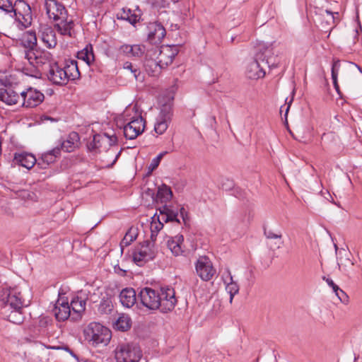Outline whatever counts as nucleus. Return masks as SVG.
<instances>
[{
    "mask_svg": "<svg viewBox=\"0 0 362 362\" xmlns=\"http://www.w3.org/2000/svg\"><path fill=\"white\" fill-rule=\"evenodd\" d=\"M79 77L80 72L76 60L66 61L63 65L57 63L49 65L47 78L54 85L63 86Z\"/></svg>",
    "mask_w": 362,
    "mask_h": 362,
    "instance_id": "obj_1",
    "label": "nucleus"
},
{
    "mask_svg": "<svg viewBox=\"0 0 362 362\" xmlns=\"http://www.w3.org/2000/svg\"><path fill=\"white\" fill-rule=\"evenodd\" d=\"M0 9L5 12L13 11L16 21L23 28H26L31 25V8L25 1H17L13 6L10 0H0Z\"/></svg>",
    "mask_w": 362,
    "mask_h": 362,
    "instance_id": "obj_2",
    "label": "nucleus"
},
{
    "mask_svg": "<svg viewBox=\"0 0 362 362\" xmlns=\"http://www.w3.org/2000/svg\"><path fill=\"white\" fill-rule=\"evenodd\" d=\"M122 116L127 122L124 127V135L128 139H134L142 134L145 128V121L136 110V106L128 107Z\"/></svg>",
    "mask_w": 362,
    "mask_h": 362,
    "instance_id": "obj_3",
    "label": "nucleus"
},
{
    "mask_svg": "<svg viewBox=\"0 0 362 362\" xmlns=\"http://www.w3.org/2000/svg\"><path fill=\"white\" fill-rule=\"evenodd\" d=\"M86 340L97 346L107 344L111 339V332L106 327L98 322H90L83 331Z\"/></svg>",
    "mask_w": 362,
    "mask_h": 362,
    "instance_id": "obj_4",
    "label": "nucleus"
},
{
    "mask_svg": "<svg viewBox=\"0 0 362 362\" xmlns=\"http://www.w3.org/2000/svg\"><path fill=\"white\" fill-rule=\"evenodd\" d=\"M25 299L18 286L3 288L0 291V306L2 309L23 308Z\"/></svg>",
    "mask_w": 362,
    "mask_h": 362,
    "instance_id": "obj_5",
    "label": "nucleus"
},
{
    "mask_svg": "<svg viewBox=\"0 0 362 362\" xmlns=\"http://www.w3.org/2000/svg\"><path fill=\"white\" fill-rule=\"evenodd\" d=\"M115 356L117 362H139L141 351L136 344L122 343L115 349Z\"/></svg>",
    "mask_w": 362,
    "mask_h": 362,
    "instance_id": "obj_6",
    "label": "nucleus"
},
{
    "mask_svg": "<svg viewBox=\"0 0 362 362\" xmlns=\"http://www.w3.org/2000/svg\"><path fill=\"white\" fill-rule=\"evenodd\" d=\"M268 66V61L265 59L264 54L259 52L255 57L247 65L246 75L250 79H258L265 76V66Z\"/></svg>",
    "mask_w": 362,
    "mask_h": 362,
    "instance_id": "obj_7",
    "label": "nucleus"
},
{
    "mask_svg": "<svg viewBox=\"0 0 362 362\" xmlns=\"http://www.w3.org/2000/svg\"><path fill=\"white\" fill-rule=\"evenodd\" d=\"M172 117V104L170 103L164 104L156 119L154 124V131L156 133L159 135L164 134L171 123Z\"/></svg>",
    "mask_w": 362,
    "mask_h": 362,
    "instance_id": "obj_8",
    "label": "nucleus"
},
{
    "mask_svg": "<svg viewBox=\"0 0 362 362\" xmlns=\"http://www.w3.org/2000/svg\"><path fill=\"white\" fill-rule=\"evenodd\" d=\"M155 255L156 252L153 249V245L148 242L137 245L132 252L133 261L139 266L153 259Z\"/></svg>",
    "mask_w": 362,
    "mask_h": 362,
    "instance_id": "obj_9",
    "label": "nucleus"
},
{
    "mask_svg": "<svg viewBox=\"0 0 362 362\" xmlns=\"http://www.w3.org/2000/svg\"><path fill=\"white\" fill-rule=\"evenodd\" d=\"M21 105L27 108L37 107L45 99L44 94L36 88L29 87L21 92Z\"/></svg>",
    "mask_w": 362,
    "mask_h": 362,
    "instance_id": "obj_10",
    "label": "nucleus"
},
{
    "mask_svg": "<svg viewBox=\"0 0 362 362\" xmlns=\"http://www.w3.org/2000/svg\"><path fill=\"white\" fill-rule=\"evenodd\" d=\"M195 270L202 281H210L216 274V269L210 259L206 256H201L196 261Z\"/></svg>",
    "mask_w": 362,
    "mask_h": 362,
    "instance_id": "obj_11",
    "label": "nucleus"
},
{
    "mask_svg": "<svg viewBox=\"0 0 362 362\" xmlns=\"http://www.w3.org/2000/svg\"><path fill=\"white\" fill-rule=\"evenodd\" d=\"M158 298V303L160 304L158 309L162 313H168L172 311L177 304L175 292L172 288H161L159 290Z\"/></svg>",
    "mask_w": 362,
    "mask_h": 362,
    "instance_id": "obj_12",
    "label": "nucleus"
},
{
    "mask_svg": "<svg viewBox=\"0 0 362 362\" xmlns=\"http://www.w3.org/2000/svg\"><path fill=\"white\" fill-rule=\"evenodd\" d=\"M159 290H155L148 287L142 288L139 297L144 306L149 310H157L160 304L159 300Z\"/></svg>",
    "mask_w": 362,
    "mask_h": 362,
    "instance_id": "obj_13",
    "label": "nucleus"
},
{
    "mask_svg": "<svg viewBox=\"0 0 362 362\" xmlns=\"http://www.w3.org/2000/svg\"><path fill=\"white\" fill-rule=\"evenodd\" d=\"M54 315L58 321H65L71 319V310L69 300L64 294H59L53 309Z\"/></svg>",
    "mask_w": 362,
    "mask_h": 362,
    "instance_id": "obj_14",
    "label": "nucleus"
},
{
    "mask_svg": "<svg viewBox=\"0 0 362 362\" xmlns=\"http://www.w3.org/2000/svg\"><path fill=\"white\" fill-rule=\"evenodd\" d=\"M25 57L30 64L37 67L49 64L52 59V55L49 52L36 49L25 51Z\"/></svg>",
    "mask_w": 362,
    "mask_h": 362,
    "instance_id": "obj_15",
    "label": "nucleus"
},
{
    "mask_svg": "<svg viewBox=\"0 0 362 362\" xmlns=\"http://www.w3.org/2000/svg\"><path fill=\"white\" fill-rule=\"evenodd\" d=\"M45 8L48 17L54 21L64 18L67 16L64 6L57 0H45Z\"/></svg>",
    "mask_w": 362,
    "mask_h": 362,
    "instance_id": "obj_16",
    "label": "nucleus"
},
{
    "mask_svg": "<svg viewBox=\"0 0 362 362\" xmlns=\"http://www.w3.org/2000/svg\"><path fill=\"white\" fill-rule=\"evenodd\" d=\"M178 54V48L175 45H164L160 49L158 62L160 67L165 68L171 64L175 57Z\"/></svg>",
    "mask_w": 362,
    "mask_h": 362,
    "instance_id": "obj_17",
    "label": "nucleus"
},
{
    "mask_svg": "<svg viewBox=\"0 0 362 362\" xmlns=\"http://www.w3.org/2000/svg\"><path fill=\"white\" fill-rule=\"evenodd\" d=\"M147 30L148 40L153 44L160 43L166 34L165 28L157 22L150 23Z\"/></svg>",
    "mask_w": 362,
    "mask_h": 362,
    "instance_id": "obj_18",
    "label": "nucleus"
},
{
    "mask_svg": "<svg viewBox=\"0 0 362 362\" xmlns=\"http://www.w3.org/2000/svg\"><path fill=\"white\" fill-rule=\"evenodd\" d=\"M183 242L184 237L181 234L168 238L167 246L174 256H181L185 254V250Z\"/></svg>",
    "mask_w": 362,
    "mask_h": 362,
    "instance_id": "obj_19",
    "label": "nucleus"
},
{
    "mask_svg": "<svg viewBox=\"0 0 362 362\" xmlns=\"http://www.w3.org/2000/svg\"><path fill=\"white\" fill-rule=\"evenodd\" d=\"M59 156L60 148L59 146H57L52 150L42 153L37 160V165L41 168L46 169L49 165L54 163Z\"/></svg>",
    "mask_w": 362,
    "mask_h": 362,
    "instance_id": "obj_20",
    "label": "nucleus"
},
{
    "mask_svg": "<svg viewBox=\"0 0 362 362\" xmlns=\"http://www.w3.org/2000/svg\"><path fill=\"white\" fill-rule=\"evenodd\" d=\"M21 92L16 91L11 87L0 89V100L8 105L21 104Z\"/></svg>",
    "mask_w": 362,
    "mask_h": 362,
    "instance_id": "obj_21",
    "label": "nucleus"
},
{
    "mask_svg": "<svg viewBox=\"0 0 362 362\" xmlns=\"http://www.w3.org/2000/svg\"><path fill=\"white\" fill-rule=\"evenodd\" d=\"M117 142V136L115 135L108 136L107 134H95L93 136V141L89 144V148L92 149H100L103 147V144H108L112 146Z\"/></svg>",
    "mask_w": 362,
    "mask_h": 362,
    "instance_id": "obj_22",
    "label": "nucleus"
},
{
    "mask_svg": "<svg viewBox=\"0 0 362 362\" xmlns=\"http://www.w3.org/2000/svg\"><path fill=\"white\" fill-rule=\"evenodd\" d=\"M14 161L27 169L32 168L37 163V159L33 154L25 152L16 153Z\"/></svg>",
    "mask_w": 362,
    "mask_h": 362,
    "instance_id": "obj_23",
    "label": "nucleus"
},
{
    "mask_svg": "<svg viewBox=\"0 0 362 362\" xmlns=\"http://www.w3.org/2000/svg\"><path fill=\"white\" fill-rule=\"evenodd\" d=\"M41 40L48 48H53L57 45V40L54 31L47 25L41 27Z\"/></svg>",
    "mask_w": 362,
    "mask_h": 362,
    "instance_id": "obj_24",
    "label": "nucleus"
},
{
    "mask_svg": "<svg viewBox=\"0 0 362 362\" xmlns=\"http://www.w3.org/2000/svg\"><path fill=\"white\" fill-rule=\"evenodd\" d=\"M119 50L128 57H139L144 54L146 47L143 45H123Z\"/></svg>",
    "mask_w": 362,
    "mask_h": 362,
    "instance_id": "obj_25",
    "label": "nucleus"
},
{
    "mask_svg": "<svg viewBox=\"0 0 362 362\" xmlns=\"http://www.w3.org/2000/svg\"><path fill=\"white\" fill-rule=\"evenodd\" d=\"M119 300L123 306L132 307L136 302L135 291L132 288H124L119 294Z\"/></svg>",
    "mask_w": 362,
    "mask_h": 362,
    "instance_id": "obj_26",
    "label": "nucleus"
},
{
    "mask_svg": "<svg viewBox=\"0 0 362 362\" xmlns=\"http://www.w3.org/2000/svg\"><path fill=\"white\" fill-rule=\"evenodd\" d=\"M317 20L321 21V24L324 28H326L327 25H330L332 23H335V15L338 16L339 13H332L328 10L322 11L317 8L315 11Z\"/></svg>",
    "mask_w": 362,
    "mask_h": 362,
    "instance_id": "obj_27",
    "label": "nucleus"
},
{
    "mask_svg": "<svg viewBox=\"0 0 362 362\" xmlns=\"http://www.w3.org/2000/svg\"><path fill=\"white\" fill-rule=\"evenodd\" d=\"M69 305L72 313L71 320L76 321L79 320L82 316V313L85 310L86 302L78 298H76L71 300Z\"/></svg>",
    "mask_w": 362,
    "mask_h": 362,
    "instance_id": "obj_28",
    "label": "nucleus"
},
{
    "mask_svg": "<svg viewBox=\"0 0 362 362\" xmlns=\"http://www.w3.org/2000/svg\"><path fill=\"white\" fill-rule=\"evenodd\" d=\"M55 24V28L58 32L62 35L71 37V32L74 29V23L72 19H68L67 16L64 18L58 19Z\"/></svg>",
    "mask_w": 362,
    "mask_h": 362,
    "instance_id": "obj_29",
    "label": "nucleus"
},
{
    "mask_svg": "<svg viewBox=\"0 0 362 362\" xmlns=\"http://www.w3.org/2000/svg\"><path fill=\"white\" fill-rule=\"evenodd\" d=\"M22 310L23 308H16L3 309V313L6 316L10 322L19 325L23 322L24 319Z\"/></svg>",
    "mask_w": 362,
    "mask_h": 362,
    "instance_id": "obj_30",
    "label": "nucleus"
},
{
    "mask_svg": "<svg viewBox=\"0 0 362 362\" xmlns=\"http://www.w3.org/2000/svg\"><path fill=\"white\" fill-rule=\"evenodd\" d=\"M224 284L226 290L230 295V303H232L234 296L239 292V286L233 279V276L230 272H228L224 278Z\"/></svg>",
    "mask_w": 362,
    "mask_h": 362,
    "instance_id": "obj_31",
    "label": "nucleus"
},
{
    "mask_svg": "<svg viewBox=\"0 0 362 362\" xmlns=\"http://www.w3.org/2000/svg\"><path fill=\"white\" fill-rule=\"evenodd\" d=\"M173 192L170 188L165 184L158 187L156 194V202L167 203L171 200Z\"/></svg>",
    "mask_w": 362,
    "mask_h": 362,
    "instance_id": "obj_32",
    "label": "nucleus"
},
{
    "mask_svg": "<svg viewBox=\"0 0 362 362\" xmlns=\"http://www.w3.org/2000/svg\"><path fill=\"white\" fill-rule=\"evenodd\" d=\"M168 205H163L160 210V218L163 222L179 221L177 219V213L169 208Z\"/></svg>",
    "mask_w": 362,
    "mask_h": 362,
    "instance_id": "obj_33",
    "label": "nucleus"
},
{
    "mask_svg": "<svg viewBox=\"0 0 362 362\" xmlns=\"http://www.w3.org/2000/svg\"><path fill=\"white\" fill-rule=\"evenodd\" d=\"M77 57L84 61L88 65H90L95 59L92 45H87L83 49L78 52Z\"/></svg>",
    "mask_w": 362,
    "mask_h": 362,
    "instance_id": "obj_34",
    "label": "nucleus"
},
{
    "mask_svg": "<svg viewBox=\"0 0 362 362\" xmlns=\"http://www.w3.org/2000/svg\"><path fill=\"white\" fill-rule=\"evenodd\" d=\"M78 139V136L77 133L72 132L69 135V137L66 140L64 141L60 144V151L62 149L66 152H71L74 150L76 146V143Z\"/></svg>",
    "mask_w": 362,
    "mask_h": 362,
    "instance_id": "obj_35",
    "label": "nucleus"
},
{
    "mask_svg": "<svg viewBox=\"0 0 362 362\" xmlns=\"http://www.w3.org/2000/svg\"><path fill=\"white\" fill-rule=\"evenodd\" d=\"M21 40L25 47L33 49V47L37 44L36 34L33 31H27L23 34Z\"/></svg>",
    "mask_w": 362,
    "mask_h": 362,
    "instance_id": "obj_36",
    "label": "nucleus"
},
{
    "mask_svg": "<svg viewBox=\"0 0 362 362\" xmlns=\"http://www.w3.org/2000/svg\"><path fill=\"white\" fill-rule=\"evenodd\" d=\"M122 67L124 71L130 72L136 81L141 82L144 81V75L141 74L137 65L134 64L129 62H125L123 64Z\"/></svg>",
    "mask_w": 362,
    "mask_h": 362,
    "instance_id": "obj_37",
    "label": "nucleus"
},
{
    "mask_svg": "<svg viewBox=\"0 0 362 362\" xmlns=\"http://www.w3.org/2000/svg\"><path fill=\"white\" fill-rule=\"evenodd\" d=\"M132 325L131 318L124 314L120 315L114 323V327L117 330L127 331L130 329Z\"/></svg>",
    "mask_w": 362,
    "mask_h": 362,
    "instance_id": "obj_38",
    "label": "nucleus"
},
{
    "mask_svg": "<svg viewBox=\"0 0 362 362\" xmlns=\"http://www.w3.org/2000/svg\"><path fill=\"white\" fill-rule=\"evenodd\" d=\"M163 221L160 218V216H158L156 219L153 218L150 225L151 240L152 242L154 243L156 241L158 233L163 229Z\"/></svg>",
    "mask_w": 362,
    "mask_h": 362,
    "instance_id": "obj_39",
    "label": "nucleus"
},
{
    "mask_svg": "<svg viewBox=\"0 0 362 362\" xmlns=\"http://www.w3.org/2000/svg\"><path fill=\"white\" fill-rule=\"evenodd\" d=\"M144 67L146 71L151 76H157L162 67H160V64L158 61L153 59H146L144 62Z\"/></svg>",
    "mask_w": 362,
    "mask_h": 362,
    "instance_id": "obj_40",
    "label": "nucleus"
},
{
    "mask_svg": "<svg viewBox=\"0 0 362 362\" xmlns=\"http://www.w3.org/2000/svg\"><path fill=\"white\" fill-rule=\"evenodd\" d=\"M120 18L125 20L129 22L131 24L134 25L139 21L140 16L134 11H132L131 9L124 8L120 13Z\"/></svg>",
    "mask_w": 362,
    "mask_h": 362,
    "instance_id": "obj_41",
    "label": "nucleus"
},
{
    "mask_svg": "<svg viewBox=\"0 0 362 362\" xmlns=\"http://www.w3.org/2000/svg\"><path fill=\"white\" fill-rule=\"evenodd\" d=\"M138 235L137 229L134 227H131L126 233L124 238L121 241V245L128 246L134 241Z\"/></svg>",
    "mask_w": 362,
    "mask_h": 362,
    "instance_id": "obj_42",
    "label": "nucleus"
},
{
    "mask_svg": "<svg viewBox=\"0 0 362 362\" xmlns=\"http://www.w3.org/2000/svg\"><path fill=\"white\" fill-rule=\"evenodd\" d=\"M339 66V62H334L333 63L332 67V78L333 81L334 86L337 91L339 89V86L337 83V74H338Z\"/></svg>",
    "mask_w": 362,
    "mask_h": 362,
    "instance_id": "obj_43",
    "label": "nucleus"
},
{
    "mask_svg": "<svg viewBox=\"0 0 362 362\" xmlns=\"http://www.w3.org/2000/svg\"><path fill=\"white\" fill-rule=\"evenodd\" d=\"M112 305L109 300H105L100 305L101 312L107 313L112 310Z\"/></svg>",
    "mask_w": 362,
    "mask_h": 362,
    "instance_id": "obj_44",
    "label": "nucleus"
},
{
    "mask_svg": "<svg viewBox=\"0 0 362 362\" xmlns=\"http://www.w3.org/2000/svg\"><path fill=\"white\" fill-rule=\"evenodd\" d=\"M349 265H354V262L351 261L348 257H340L339 258V267H346Z\"/></svg>",
    "mask_w": 362,
    "mask_h": 362,
    "instance_id": "obj_45",
    "label": "nucleus"
},
{
    "mask_svg": "<svg viewBox=\"0 0 362 362\" xmlns=\"http://www.w3.org/2000/svg\"><path fill=\"white\" fill-rule=\"evenodd\" d=\"M159 158H154L148 166V170L150 172L153 171L160 164Z\"/></svg>",
    "mask_w": 362,
    "mask_h": 362,
    "instance_id": "obj_46",
    "label": "nucleus"
},
{
    "mask_svg": "<svg viewBox=\"0 0 362 362\" xmlns=\"http://www.w3.org/2000/svg\"><path fill=\"white\" fill-rule=\"evenodd\" d=\"M292 95H291V98L288 100V98H286V104L287 105V107L286 108V112H285V116L286 117L287 116V114H288V112L289 110V108L291 107V105L293 100V97H294V95H295V89H293L292 90V93H291Z\"/></svg>",
    "mask_w": 362,
    "mask_h": 362,
    "instance_id": "obj_47",
    "label": "nucleus"
},
{
    "mask_svg": "<svg viewBox=\"0 0 362 362\" xmlns=\"http://www.w3.org/2000/svg\"><path fill=\"white\" fill-rule=\"evenodd\" d=\"M337 296L339 298L341 302L344 303L347 301L348 296L341 289L339 291L338 295H337Z\"/></svg>",
    "mask_w": 362,
    "mask_h": 362,
    "instance_id": "obj_48",
    "label": "nucleus"
},
{
    "mask_svg": "<svg viewBox=\"0 0 362 362\" xmlns=\"http://www.w3.org/2000/svg\"><path fill=\"white\" fill-rule=\"evenodd\" d=\"M264 234H265V235L267 236V238H274V239L279 238V239H281V235L275 234V233H274L273 232H272L270 230L269 231H267L265 230H264Z\"/></svg>",
    "mask_w": 362,
    "mask_h": 362,
    "instance_id": "obj_49",
    "label": "nucleus"
},
{
    "mask_svg": "<svg viewBox=\"0 0 362 362\" xmlns=\"http://www.w3.org/2000/svg\"><path fill=\"white\" fill-rule=\"evenodd\" d=\"M323 279H325L326 281V282L327 283V284L330 287H332V286H335V284L334 283V281L332 279H325V277L323 278Z\"/></svg>",
    "mask_w": 362,
    "mask_h": 362,
    "instance_id": "obj_50",
    "label": "nucleus"
},
{
    "mask_svg": "<svg viewBox=\"0 0 362 362\" xmlns=\"http://www.w3.org/2000/svg\"><path fill=\"white\" fill-rule=\"evenodd\" d=\"M332 288L334 292L335 293L336 296L338 295V293L341 290V288L337 284H335V286H332Z\"/></svg>",
    "mask_w": 362,
    "mask_h": 362,
    "instance_id": "obj_51",
    "label": "nucleus"
},
{
    "mask_svg": "<svg viewBox=\"0 0 362 362\" xmlns=\"http://www.w3.org/2000/svg\"><path fill=\"white\" fill-rule=\"evenodd\" d=\"M166 153V152H161L159 153L156 158H159V160L160 161L163 156Z\"/></svg>",
    "mask_w": 362,
    "mask_h": 362,
    "instance_id": "obj_52",
    "label": "nucleus"
},
{
    "mask_svg": "<svg viewBox=\"0 0 362 362\" xmlns=\"http://www.w3.org/2000/svg\"><path fill=\"white\" fill-rule=\"evenodd\" d=\"M2 210L4 211L7 214L10 215L11 213L7 209V207H2Z\"/></svg>",
    "mask_w": 362,
    "mask_h": 362,
    "instance_id": "obj_53",
    "label": "nucleus"
},
{
    "mask_svg": "<svg viewBox=\"0 0 362 362\" xmlns=\"http://www.w3.org/2000/svg\"><path fill=\"white\" fill-rule=\"evenodd\" d=\"M119 154V153H118V154L116 156L115 159V160H114V163L115 162V160H117V158H118Z\"/></svg>",
    "mask_w": 362,
    "mask_h": 362,
    "instance_id": "obj_54",
    "label": "nucleus"
}]
</instances>
